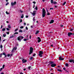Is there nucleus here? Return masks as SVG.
<instances>
[{"mask_svg": "<svg viewBox=\"0 0 74 74\" xmlns=\"http://www.w3.org/2000/svg\"><path fill=\"white\" fill-rule=\"evenodd\" d=\"M18 30V29H15V32H16V31H17V30Z\"/></svg>", "mask_w": 74, "mask_h": 74, "instance_id": "obj_47", "label": "nucleus"}, {"mask_svg": "<svg viewBox=\"0 0 74 74\" xmlns=\"http://www.w3.org/2000/svg\"><path fill=\"white\" fill-rule=\"evenodd\" d=\"M7 34H10V33H9V32H7Z\"/></svg>", "mask_w": 74, "mask_h": 74, "instance_id": "obj_60", "label": "nucleus"}, {"mask_svg": "<svg viewBox=\"0 0 74 74\" xmlns=\"http://www.w3.org/2000/svg\"><path fill=\"white\" fill-rule=\"evenodd\" d=\"M22 22V19H21V20H20V23H21V22Z\"/></svg>", "mask_w": 74, "mask_h": 74, "instance_id": "obj_48", "label": "nucleus"}, {"mask_svg": "<svg viewBox=\"0 0 74 74\" xmlns=\"http://www.w3.org/2000/svg\"><path fill=\"white\" fill-rule=\"evenodd\" d=\"M20 74H23L22 72H21L20 73Z\"/></svg>", "mask_w": 74, "mask_h": 74, "instance_id": "obj_63", "label": "nucleus"}, {"mask_svg": "<svg viewBox=\"0 0 74 74\" xmlns=\"http://www.w3.org/2000/svg\"><path fill=\"white\" fill-rule=\"evenodd\" d=\"M32 59H33V57H31L30 59V60H32Z\"/></svg>", "mask_w": 74, "mask_h": 74, "instance_id": "obj_58", "label": "nucleus"}, {"mask_svg": "<svg viewBox=\"0 0 74 74\" xmlns=\"http://www.w3.org/2000/svg\"><path fill=\"white\" fill-rule=\"evenodd\" d=\"M36 1H33V3L34 4H36Z\"/></svg>", "mask_w": 74, "mask_h": 74, "instance_id": "obj_50", "label": "nucleus"}, {"mask_svg": "<svg viewBox=\"0 0 74 74\" xmlns=\"http://www.w3.org/2000/svg\"><path fill=\"white\" fill-rule=\"evenodd\" d=\"M36 10H34L33 11V13L32 14V15L33 16H34V15H36Z\"/></svg>", "mask_w": 74, "mask_h": 74, "instance_id": "obj_11", "label": "nucleus"}, {"mask_svg": "<svg viewBox=\"0 0 74 74\" xmlns=\"http://www.w3.org/2000/svg\"><path fill=\"white\" fill-rule=\"evenodd\" d=\"M4 67H5V64L3 65V66H2L3 69H4Z\"/></svg>", "mask_w": 74, "mask_h": 74, "instance_id": "obj_29", "label": "nucleus"}, {"mask_svg": "<svg viewBox=\"0 0 74 74\" xmlns=\"http://www.w3.org/2000/svg\"><path fill=\"white\" fill-rule=\"evenodd\" d=\"M38 43L40 42L41 41V38H40V37H38Z\"/></svg>", "mask_w": 74, "mask_h": 74, "instance_id": "obj_10", "label": "nucleus"}, {"mask_svg": "<svg viewBox=\"0 0 74 74\" xmlns=\"http://www.w3.org/2000/svg\"><path fill=\"white\" fill-rule=\"evenodd\" d=\"M30 68H31V66H28V69L29 70H30Z\"/></svg>", "mask_w": 74, "mask_h": 74, "instance_id": "obj_34", "label": "nucleus"}, {"mask_svg": "<svg viewBox=\"0 0 74 74\" xmlns=\"http://www.w3.org/2000/svg\"><path fill=\"white\" fill-rule=\"evenodd\" d=\"M10 56V54H8L7 55V56H8V57H9V56Z\"/></svg>", "mask_w": 74, "mask_h": 74, "instance_id": "obj_49", "label": "nucleus"}, {"mask_svg": "<svg viewBox=\"0 0 74 74\" xmlns=\"http://www.w3.org/2000/svg\"><path fill=\"white\" fill-rule=\"evenodd\" d=\"M34 7H35V5L34 4L33 6V8H34Z\"/></svg>", "mask_w": 74, "mask_h": 74, "instance_id": "obj_52", "label": "nucleus"}, {"mask_svg": "<svg viewBox=\"0 0 74 74\" xmlns=\"http://www.w3.org/2000/svg\"><path fill=\"white\" fill-rule=\"evenodd\" d=\"M20 11L21 13H22V12H23V11H22L21 9L20 10Z\"/></svg>", "mask_w": 74, "mask_h": 74, "instance_id": "obj_32", "label": "nucleus"}, {"mask_svg": "<svg viewBox=\"0 0 74 74\" xmlns=\"http://www.w3.org/2000/svg\"><path fill=\"white\" fill-rule=\"evenodd\" d=\"M28 17H29V16H27V15L26 16V18H28Z\"/></svg>", "mask_w": 74, "mask_h": 74, "instance_id": "obj_53", "label": "nucleus"}, {"mask_svg": "<svg viewBox=\"0 0 74 74\" xmlns=\"http://www.w3.org/2000/svg\"><path fill=\"white\" fill-rule=\"evenodd\" d=\"M69 64H67V63H66L65 64V66L66 67H69Z\"/></svg>", "mask_w": 74, "mask_h": 74, "instance_id": "obj_17", "label": "nucleus"}, {"mask_svg": "<svg viewBox=\"0 0 74 74\" xmlns=\"http://www.w3.org/2000/svg\"><path fill=\"white\" fill-rule=\"evenodd\" d=\"M51 3H53V0H51Z\"/></svg>", "mask_w": 74, "mask_h": 74, "instance_id": "obj_33", "label": "nucleus"}, {"mask_svg": "<svg viewBox=\"0 0 74 74\" xmlns=\"http://www.w3.org/2000/svg\"><path fill=\"white\" fill-rule=\"evenodd\" d=\"M14 37V36L12 35V36H10V38H13V37Z\"/></svg>", "mask_w": 74, "mask_h": 74, "instance_id": "obj_27", "label": "nucleus"}, {"mask_svg": "<svg viewBox=\"0 0 74 74\" xmlns=\"http://www.w3.org/2000/svg\"><path fill=\"white\" fill-rule=\"evenodd\" d=\"M25 29H27V30H28V28H27V26L26 27Z\"/></svg>", "mask_w": 74, "mask_h": 74, "instance_id": "obj_42", "label": "nucleus"}, {"mask_svg": "<svg viewBox=\"0 0 74 74\" xmlns=\"http://www.w3.org/2000/svg\"><path fill=\"white\" fill-rule=\"evenodd\" d=\"M24 37L23 36H19L17 38V40L18 41H19L20 42L21 41V40H22V39H23Z\"/></svg>", "mask_w": 74, "mask_h": 74, "instance_id": "obj_2", "label": "nucleus"}, {"mask_svg": "<svg viewBox=\"0 0 74 74\" xmlns=\"http://www.w3.org/2000/svg\"><path fill=\"white\" fill-rule=\"evenodd\" d=\"M2 55H3V54L1 53L0 54V58H1L2 56Z\"/></svg>", "mask_w": 74, "mask_h": 74, "instance_id": "obj_36", "label": "nucleus"}, {"mask_svg": "<svg viewBox=\"0 0 74 74\" xmlns=\"http://www.w3.org/2000/svg\"><path fill=\"white\" fill-rule=\"evenodd\" d=\"M44 53L43 52V51H40L39 52V54H41V55H42Z\"/></svg>", "mask_w": 74, "mask_h": 74, "instance_id": "obj_12", "label": "nucleus"}, {"mask_svg": "<svg viewBox=\"0 0 74 74\" xmlns=\"http://www.w3.org/2000/svg\"><path fill=\"white\" fill-rule=\"evenodd\" d=\"M73 28H72L70 30V31H71V32L73 31Z\"/></svg>", "mask_w": 74, "mask_h": 74, "instance_id": "obj_46", "label": "nucleus"}, {"mask_svg": "<svg viewBox=\"0 0 74 74\" xmlns=\"http://www.w3.org/2000/svg\"><path fill=\"white\" fill-rule=\"evenodd\" d=\"M54 63V62H50L49 63H50V64H53V63Z\"/></svg>", "mask_w": 74, "mask_h": 74, "instance_id": "obj_25", "label": "nucleus"}, {"mask_svg": "<svg viewBox=\"0 0 74 74\" xmlns=\"http://www.w3.org/2000/svg\"><path fill=\"white\" fill-rule=\"evenodd\" d=\"M2 27H3V25H1V29H2Z\"/></svg>", "mask_w": 74, "mask_h": 74, "instance_id": "obj_61", "label": "nucleus"}, {"mask_svg": "<svg viewBox=\"0 0 74 74\" xmlns=\"http://www.w3.org/2000/svg\"><path fill=\"white\" fill-rule=\"evenodd\" d=\"M5 28H3L2 29V31H5Z\"/></svg>", "mask_w": 74, "mask_h": 74, "instance_id": "obj_30", "label": "nucleus"}, {"mask_svg": "<svg viewBox=\"0 0 74 74\" xmlns=\"http://www.w3.org/2000/svg\"><path fill=\"white\" fill-rule=\"evenodd\" d=\"M3 37H5V36H6V34H4L3 35Z\"/></svg>", "mask_w": 74, "mask_h": 74, "instance_id": "obj_24", "label": "nucleus"}, {"mask_svg": "<svg viewBox=\"0 0 74 74\" xmlns=\"http://www.w3.org/2000/svg\"><path fill=\"white\" fill-rule=\"evenodd\" d=\"M2 70H3V68H1L0 69V72L2 71Z\"/></svg>", "mask_w": 74, "mask_h": 74, "instance_id": "obj_37", "label": "nucleus"}, {"mask_svg": "<svg viewBox=\"0 0 74 74\" xmlns=\"http://www.w3.org/2000/svg\"><path fill=\"white\" fill-rule=\"evenodd\" d=\"M53 4H57V2H56L54 1L53 2Z\"/></svg>", "mask_w": 74, "mask_h": 74, "instance_id": "obj_26", "label": "nucleus"}, {"mask_svg": "<svg viewBox=\"0 0 74 74\" xmlns=\"http://www.w3.org/2000/svg\"><path fill=\"white\" fill-rule=\"evenodd\" d=\"M73 33L71 32H69L68 33V36L69 37H70L71 35H73Z\"/></svg>", "mask_w": 74, "mask_h": 74, "instance_id": "obj_7", "label": "nucleus"}, {"mask_svg": "<svg viewBox=\"0 0 74 74\" xmlns=\"http://www.w3.org/2000/svg\"><path fill=\"white\" fill-rule=\"evenodd\" d=\"M45 15H46V11H45V8L42 9V16L43 18H44L45 17Z\"/></svg>", "mask_w": 74, "mask_h": 74, "instance_id": "obj_1", "label": "nucleus"}, {"mask_svg": "<svg viewBox=\"0 0 74 74\" xmlns=\"http://www.w3.org/2000/svg\"><path fill=\"white\" fill-rule=\"evenodd\" d=\"M8 27L9 28H10V29H11V25H8Z\"/></svg>", "mask_w": 74, "mask_h": 74, "instance_id": "obj_22", "label": "nucleus"}, {"mask_svg": "<svg viewBox=\"0 0 74 74\" xmlns=\"http://www.w3.org/2000/svg\"><path fill=\"white\" fill-rule=\"evenodd\" d=\"M56 66V64H52L51 65V66L52 67H54Z\"/></svg>", "mask_w": 74, "mask_h": 74, "instance_id": "obj_9", "label": "nucleus"}, {"mask_svg": "<svg viewBox=\"0 0 74 74\" xmlns=\"http://www.w3.org/2000/svg\"><path fill=\"white\" fill-rule=\"evenodd\" d=\"M36 18V17H34L33 18V20L34 22H35V20H36V18Z\"/></svg>", "mask_w": 74, "mask_h": 74, "instance_id": "obj_15", "label": "nucleus"}, {"mask_svg": "<svg viewBox=\"0 0 74 74\" xmlns=\"http://www.w3.org/2000/svg\"><path fill=\"white\" fill-rule=\"evenodd\" d=\"M23 41H27V39H24L23 40Z\"/></svg>", "mask_w": 74, "mask_h": 74, "instance_id": "obj_35", "label": "nucleus"}, {"mask_svg": "<svg viewBox=\"0 0 74 74\" xmlns=\"http://www.w3.org/2000/svg\"><path fill=\"white\" fill-rule=\"evenodd\" d=\"M6 14H9V13L7 11L6 12Z\"/></svg>", "mask_w": 74, "mask_h": 74, "instance_id": "obj_39", "label": "nucleus"}, {"mask_svg": "<svg viewBox=\"0 0 74 74\" xmlns=\"http://www.w3.org/2000/svg\"><path fill=\"white\" fill-rule=\"evenodd\" d=\"M18 34V32H16L14 34Z\"/></svg>", "mask_w": 74, "mask_h": 74, "instance_id": "obj_28", "label": "nucleus"}, {"mask_svg": "<svg viewBox=\"0 0 74 74\" xmlns=\"http://www.w3.org/2000/svg\"><path fill=\"white\" fill-rule=\"evenodd\" d=\"M53 22H54V20H52L51 21L49 22V23L50 24H51V23H53Z\"/></svg>", "mask_w": 74, "mask_h": 74, "instance_id": "obj_13", "label": "nucleus"}, {"mask_svg": "<svg viewBox=\"0 0 74 74\" xmlns=\"http://www.w3.org/2000/svg\"><path fill=\"white\" fill-rule=\"evenodd\" d=\"M65 71H66V72H67V73H68L69 72V71H67V70H65Z\"/></svg>", "mask_w": 74, "mask_h": 74, "instance_id": "obj_59", "label": "nucleus"}, {"mask_svg": "<svg viewBox=\"0 0 74 74\" xmlns=\"http://www.w3.org/2000/svg\"><path fill=\"white\" fill-rule=\"evenodd\" d=\"M33 51V48L32 47H30L29 49V55H31Z\"/></svg>", "mask_w": 74, "mask_h": 74, "instance_id": "obj_3", "label": "nucleus"}, {"mask_svg": "<svg viewBox=\"0 0 74 74\" xmlns=\"http://www.w3.org/2000/svg\"><path fill=\"white\" fill-rule=\"evenodd\" d=\"M0 74H4V73H1Z\"/></svg>", "mask_w": 74, "mask_h": 74, "instance_id": "obj_64", "label": "nucleus"}, {"mask_svg": "<svg viewBox=\"0 0 74 74\" xmlns=\"http://www.w3.org/2000/svg\"><path fill=\"white\" fill-rule=\"evenodd\" d=\"M59 60H64V58H62L61 56H60L59 57Z\"/></svg>", "mask_w": 74, "mask_h": 74, "instance_id": "obj_6", "label": "nucleus"}, {"mask_svg": "<svg viewBox=\"0 0 74 74\" xmlns=\"http://www.w3.org/2000/svg\"><path fill=\"white\" fill-rule=\"evenodd\" d=\"M38 33H39V31L38 30L36 31L35 32V34H37Z\"/></svg>", "mask_w": 74, "mask_h": 74, "instance_id": "obj_14", "label": "nucleus"}, {"mask_svg": "<svg viewBox=\"0 0 74 74\" xmlns=\"http://www.w3.org/2000/svg\"><path fill=\"white\" fill-rule=\"evenodd\" d=\"M17 49V48H16V47H14L13 49L11 51L12 52V53H13V52H14V50L16 51Z\"/></svg>", "mask_w": 74, "mask_h": 74, "instance_id": "obj_5", "label": "nucleus"}, {"mask_svg": "<svg viewBox=\"0 0 74 74\" xmlns=\"http://www.w3.org/2000/svg\"><path fill=\"white\" fill-rule=\"evenodd\" d=\"M34 9L35 10H38V8L36 6L35 8H34Z\"/></svg>", "mask_w": 74, "mask_h": 74, "instance_id": "obj_21", "label": "nucleus"}, {"mask_svg": "<svg viewBox=\"0 0 74 74\" xmlns=\"http://www.w3.org/2000/svg\"><path fill=\"white\" fill-rule=\"evenodd\" d=\"M63 69L64 70H66V68H63Z\"/></svg>", "mask_w": 74, "mask_h": 74, "instance_id": "obj_57", "label": "nucleus"}, {"mask_svg": "<svg viewBox=\"0 0 74 74\" xmlns=\"http://www.w3.org/2000/svg\"><path fill=\"white\" fill-rule=\"evenodd\" d=\"M6 29L7 30H9V31L10 30V29H9V28H7Z\"/></svg>", "mask_w": 74, "mask_h": 74, "instance_id": "obj_55", "label": "nucleus"}, {"mask_svg": "<svg viewBox=\"0 0 74 74\" xmlns=\"http://www.w3.org/2000/svg\"><path fill=\"white\" fill-rule=\"evenodd\" d=\"M33 25H31V27L32 28H33Z\"/></svg>", "mask_w": 74, "mask_h": 74, "instance_id": "obj_62", "label": "nucleus"}, {"mask_svg": "<svg viewBox=\"0 0 74 74\" xmlns=\"http://www.w3.org/2000/svg\"><path fill=\"white\" fill-rule=\"evenodd\" d=\"M47 14L48 15H50V14L48 12Z\"/></svg>", "mask_w": 74, "mask_h": 74, "instance_id": "obj_54", "label": "nucleus"}, {"mask_svg": "<svg viewBox=\"0 0 74 74\" xmlns=\"http://www.w3.org/2000/svg\"><path fill=\"white\" fill-rule=\"evenodd\" d=\"M3 55H6V54L5 53H3Z\"/></svg>", "mask_w": 74, "mask_h": 74, "instance_id": "obj_45", "label": "nucleus"}, {"mask_svg": "<svg viewBox=\"0 0 74 74\" xmlns=\"http://www.w3.org/2000/svg\"><path fill=\"white\" fill-rule=\"evenodd\" d=\"M0 47L1 48H3V45H1Z\"/></svg>", "mask_w": 74, "mask_h": 74, "instance_id": "obj_43", "label": "nucleus"}, {"mask_svg": "<svg viewBox=\"0 0 74 74\" xmlns=\"http://www.w3.org/2000/svg\"><path fill=\"white\" fill-rule=\"evenodd\" d=\"M11 5H12V6H14V3H13V2H11Z\"/></svg>", "mask_w": 74, "mask_h": 74, "instance_id": "obj_23", "label": "nucleus"}, {"mask_svg": "<svg viewBox=\"0 0 74 74\" xmlns=\"http://www.w3.org/2000/svg\"><path fill=\"white\" fill-rule=\"evenodd\" d=\"M38 55L40 57H41H41H42V54H38Z\"/></svg>", "mask_w": 74, "mask_h": 74, "instance_id": "obj_16", "label": "nucleus"}, {"mask_svg": "<svg viewBox=\"0 0 74 74\" xmlns=\"http://www.w3.org/2000/svg\"><path fill=\"white\" fill-rule=\"evenodd\" d=\"M66 1H65L63 3V4H62V5H65V4H66Z\"/></svg>", "mask_w": 74, "mask_h": 74, "instance_id": "obj_18", "label": "nucleus"}, {"mask_svg": "<svg viewBox=\"0 0 74 74\" xmlns=\"http://www.w3.org/2000/svg\"><path fill=\"white\" fill-rule=\"evenodd\" d=\"M69 62L70 63H74V59H70L69 60Z\"/></svg>", "mask_w": 74, "mask_h": 74, "instance_id": "obj_4", "label": "nucleus"}, {"mask_svg": "<svg viewBox=\"0 0 74 74\" xmlns=\"http://www.w3.org/2000/svg\"><path fill=\"white\" fill-rule=\"evenodd\" d=\"M24 17V16H21V18H23Z\"/></svg>", "mask_w": 74, "mask_h": 74, "instance_id": "obj_44", "label": "nucleus"}, {"mask_svg": "<svg viewBox=\"0 0 74 74\" xmlns=\"http://www.w3.org/2000/svg\"><path fill=\"white\" fill-rule=\"evenodd\" d=\"M23 26H21L20 27V29H23Z\"/></svg>", "mask_w": 74, "mask_h": 74, "instance_id": "obj_31", "label": "nucleus"}, {"mask_svg": "<svg viewBox=\"0 0 74 74\" xmlns=\"http://www.w3.org/2000/svg\"><path fill=\"white\" fill-rule=\"evenodd\" d=\"M46 11L47 12H48V10L47 9H46Z\"/></svg>", "mask_w": 74, "mask_h": 74, "instance_id": "obj_56", "label": "nucleus"}, {"mask_svg": "<svg viewBox=\"0 0 74 74\" xmlns=\"http://www.w3.org/2000/svg\"><path fill=\"white\" fill-rule=\"evenodd\" d=\"M36 53H34V55H33V56H35V55H36Z\"/></svg>", "mask_w": 74, "mask_h": 74, "instance_id": "obj_51", "label": "nucleus"}, {"mask_svg": "<svg viewBox=\"0 0 74 74\" xmlns=\"http://www.w3.org/2000/svg\"><path fill=\"white\" fill-rule=\"evenodd\" d=\"M8 4H9V3L7 2V3L6 4V5H7Z\"/></svg>", "mask_w": 74, "mask_h": 74, "instance_id": "obj_41", "label": "nucleus"}, {"mask_svg": "<svg viewBox=\"0 0 74 74\" xmlns=\"http://www.w3.org/2000/svg\"><path fill=\"white\" fill-rule=\"evenodd\" d=\"M57 71H60V72H62V71L59 69H57Z\"/></svg>", "mask_w": 74, "mask_h": 74, "instance_id": "obj_20", "label": "nucleus"}, {"mask_svg": "<svg viewBox=\"0 0 74 74\" xmlns=\"http://www.w3.org/2000/svg\"><path fill=\"white\" fill-rule=\"evenodd\" d=\"M19 32H20L21 33H22V32H23V31L22 29H20L19 30Z\"/></svg>", "mask_w": 74, "mask_h": 74, "instance_id": "obj_19", "label": "nucleus"}, {"mask_svg": "<svg viewBox=\"0 0 74 74\" xmlns=\"http://www.w3.org/2000/svg\"><path fill=\"white\" fill-rule=\"evenodd\" d=\"M22 62L23 63H26V62H27V60H25V59H23L22 60Z\"/></svg>", "mask_w": 74, "mask_h": 74, "instance_id": "obj_8", "label": "nucleus"}, {"mask_svg": "<svg viewBox=\"0 0 74 74\" xmlns=\"http://www.w3.org/2000/svg\"><path fill=\"white\" fill-rule=\"evenodd\" d=\"M50 10H53V8H50Z\"/></svg>", "mask_w": 74, "mask_h": 74, "instance_id": "obj_38", "label": "nucleus"}, {"mask_svg": "<svg viewBox=\"0 0 74 74\" xmlns=\"http://www.w3.org/2000/svg\"><path fill=\"white\" fill-rule=\"evenodd\" d=\"M16 1H14V5H15V4H16Z\"/></svg>", "mask_w": 74, "mask_h": 74, "instance_id": "obj_40", "label": "nucleus"}]
</instances>
